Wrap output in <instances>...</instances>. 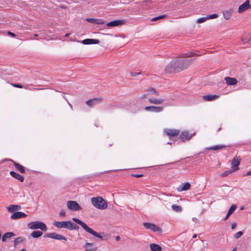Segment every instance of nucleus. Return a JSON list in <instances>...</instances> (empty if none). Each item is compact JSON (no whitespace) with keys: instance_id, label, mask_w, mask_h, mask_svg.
I'll list each match as a JSON object with an SVG mask.
<instances>
[{"instance_id":"49","label":"nucleus","mask_w":251,"mask_h":251,"mask_svg":"<svg viewBox=\"0 0 251 251\" xmlns=\"http://www.w3.org/2000/svg\"><path fill=\"white\" fill-rule=\"evenodd\" d=\"M148 95V93H147V94H143V95L141 96V99H145V98H146L147 97V95Z\"/></svg>"},{"instance_id":"24","label":"nucleus","mask_w":251,"mask_h":251,"mask_svg":"<svg viewBox=\"0 0 251 251\" xmlns=\"http://www.w3.org/2000/svg\"><path fill=\"white\" fill-rule=\"evenodd\" d=\"M15 236V234L12 232H8L4 234V235L2 237V241L5 242L7 241L8 239H10V238L14 237Z\"/></svg>"},{"instance_id":"35","label":"nucleus","mask_w":251,"mask_h":251,"mask_svg":"<svg viewBox=\"0 0 251 251\" xmlns=\"http://www.w3.org/2000/svg\"><path fill=\"white\" fill-rule=\"evenodd\" d=\"M25 239L22 237H18L15 239L14 240V246L16 247L17 244L22 243Z\"/></svg>"},{"instance_id":"27","label":"nucleus","mask_w":251,"mask_h":251,"mask_svg":"<svg viewBox=\"0 0 251 251\" xmlns=\"http://www.w3.org/2000/svg\"><path fill=\"white\" fill-rule=\"evenodd\" d=\"M21 207L19 205L10 204L8 207V210L10 212H13L15 211H17L21 209Z\"/></svg>"},{"instance_id":"22","label":"nucleus","mask_w":251,"mask_h":251,"mask_svg":"<svg viewBox=\"0 0 251 251\" xmlns=\"http://www.w3.org/2000/svg\"><path fill=\"white\" fill-rule=\"evenodd\" d=\"M149 101L151 104L155 105H159L163 103L164 101V100L162 98L161 99H154L150 98L149 99Z\"/></svg>"},{"instance_id":"44","label":"nucleus","mask_w":251,"mask_h":251,"mask_svg":"<svg viewBox=\"0 0 251 251\" xmlns=\"http://www.w3.org/2000/svg\"><path fill=\"white\" fill-rule=\"evenodd\" d=\"M13 87L19 88H24V86H22L21 84H15V83H12L11 84Z\"/></svg>"},{"instance_id":"9","label":"nucleus","mask_w":251,"mask_h":251,"mask_svg":"<svg viewBox=\"0 0 251 251\" xmlns=\"http://www.w3.org/2000/svg\"><path fill=\"white\" fill-rule=\"evenodd\" d=\"M44 237L50 238L58 240H63L65 241H67V238L63 236L61 234H57L55 232L48 233L45 235Z\"/></svg>"},{"instance_id":"3","label":"nucleus","mask_w":251,"mask_h":251,"mask_svg":"<svg viewBox=\"0 0 251 251\" xmlns=\"http://www.w3.org/2000/svg\"><path fill=\"white\" fill-rule=\"evenodd\" d=\"M53 225L59 228H65L69 230L76 229L78 228V227H77L75 224L70 221L54 222L53 223Z\"/></svg>"},{"instance_id":"32","label":"nucleus","mask_w":251,"mask_h":251,"mask_svg":"<svg viewBox=\"0 0 251 251\" xmlns=\"http://www.w3.org/2000/svg\"><path fill=\"white\" fill-rule=\"evenodd\" d=\"M43 234V232L41 231H34L31 233V236L34 238H36L40 237Z\"/></svg>"},{"instance_id":"21","label":"nucleus","mask_w":251,"mask_h":251,"mask_svg":"<svg viewBox=\"0 0 251 251\" xmlns=\"http://www.w3.org/2000/svg\"><path fill=\"white\" fill-rule=\"evenodd\" d=\"M99 43V40L95 39H86L82 41V43L84 45L97 44Z\"/></svg>"},{"instance_id":"4","label":"nucleus","mask_w":251,"mask_h":251,"mask_svg":"<svg viewBox=\"0 0 251 251\" xmlns=\"http://www.w3.org/2000/svg\"><path fill=\"white\" fill-rule=\"evenodd\" d=\"M91 202L93 205L99 209H105L107 207L106 202L102 198L100 197L92 198Z\"/></svg>"},{"instance_id":"29","label":"nucleus","mask_w":251,"mask_h":251,"mask_svg":"<svg viewBox=\"0 0 251 251\" xmlns=\"http://www.w3.org/2000/svg\"><path fill=\"white\" fill-rule=\"evenodd\" d=\"M150 249L151 251H161V247L156 244L152 243L150 246Z\"/></svg>"},{"instance_id":"31","label":"nucleus","mask_w":251,"mask_h":251,"mask_svg":"<svg viewBox=\"0 0 251 251\" xmlns=\"http://www.w3.org/2000/svg\"><path fill=\"white\" fill-rule=\"evenodd\" d=\"M190 184L189 182H185L180 186V190L181 191H186L190 189Z\"/></svg>"},{"instance_id":"62","label":"nucleus","mask_w":251,"mask_h":251,"mask_svg":"<svg viewBox=\"0 0 251 251\" xmlns=\"http://www.w3.org/2000/svg\"><path fill=\"white\" fill-rule=\"evenodd\" d=\"M243 209H244V207H243V206H242V207H241V210H243Z\"/></svg>"},{"instance_id":"52","label":"nucleus","mask_w":251,"mask_h":251,"mask_svg":"<svg viewBox=\"0 0 251 251\" xmlns=\"http://www.w3.org/2000/svg\"><path fill=\"white\" fill-rule=\"evenodd\" d=\"M251 175V171H249L248 172H247L245 175L244 176H250Z\"/></svg>"},{"instance_id":"43","label":"nucleus","mask_w":251,"mask_h":251,"mask_svg":"<svg viewBox=\"0 0 251 251\" xmlns=\"http://www.w3.org/2000/svg\"><path fill=\"white\" fill-rule=\"evenodd\" d=\"M243 235V232L242 231H239L237 232L235 235L234 238L235 239H238L242 235Z\"/></svg>"},{"instance_id":"63","label":"nucleus","mask_w":251,"mask_h":251,"mask_svg":"<svg viewBox=\"0 0 251 251\" xmlns=\"http://www.w3.org/2000/svg\"><path fill=\"white\" fill-rule=\"evenodd\" d=\"M70 40H71V41H73V39H72V38H71V39H70ZM74 41H75V40H74Z\"/></svg>"},{"instance_id":"60","label":"nucleus","mask_w":251,"mask_h":251,"mask_svg":"<svg viewBox=\"0 0 251 251\" xmlns=\"http://www.w3.org/2000/svg\"><path fill=\"white\" fill-rule=\"evenodd\" d=\"M26 250L25 249H22L20 251H25Z\"/></svg>"},{"instance_id":"15","label":"nucleus","mask_w":251,"mask_h":251,"mask_svg":"<svg viewBox=\"0 0 251 251\" xmlns=\"http://www.w3.org/2000/svg\"><path fill=\"white\" fill-rule=\"evenodd\" d=\"M27 216V215L22 212L17 211L14 212L10 216V218L12 220H16L22 218H24Z\"/></svg>"},{"instance_id":"2","label":"nucleus","mask_w":251,"mask_h":251,"mask_svg":"<svg viewBox=\"0 0 251 251\" xmlns=\"http://www.w3.org/2000/svg\"><path fill=\"white\" fill-rule=\"evenodd\" d=\"M79 226L87 232L92 234L95 237L100 239L103 241H107L109 237L108 235L104 232L98 233L89 227L85 223L79 220Z\"/></svg>"},{"instance_id":"39","label":"nucleus","mask_w":251,"mask_h":251,"mask_svg":"<svg viewBox=\"0 0 251 251\" xmlns=\"http://www.w3.org/2000/svg\"><path fill=\"white\" fill-rule=\"evenodd\" d=\"M232 170L226 171L221 174V176L225 177L228 176L229 174L233 173Z\"/></svg>"},{"instance_id":"25","label":"nucleus","mask_w":251,"mask_h":251,"mask_svg":"<svg viewBox=\"0 0 251 251\" xmlns=\"http://www.w3.org/2000/svg\"><path fill=\"white\" fill-rule=\"evenodd\" d=\"M10 175L14 178L20 180L21 182H23L24 180V177L22 176L17 174L14 171H11L10 172Z\"/></svg>"},{"instance_id":"50","label":"nucleus","mask_w":251,"mask_h":251,"mask_svg":"<svg viewBox=\"0 0 251 251\" xmlns=\"http://www.w3.org/2000/svg\"><path fill=\"white\" fill-rule=\"evenodd\" d=\"M236 226V224L235 223H232L231 225V228L232 229H234Z\"/></svg>"},{"instance_id":"7","label":"nucleus","mask_w":251,"mask_h":251,"mask_svg":"<svg viewBox=\"0 0 251 251\" xmlns=\"http://www.w3.org/2000/svg\"><path fill=\"white\" fill-rule=\"evenodd\" d=\"M163 132L168 136L170 138L177 136L179 133V130L176 129L164 128Z\"/></svg>"},{"instance_id":"38","label":"nucleus","mask_w":251,"mask_h":251,"mask_svg":"<svg viewBox=\"0 0 251 251\" xmlns=\"http://www.w3.org/2000/svg\"><path fill=\"white\" fill-rule=\"evenodd\" d=\"M221 126L219 125H215L212 127L213 131L214 132H217L221 129Z\"/></svg>"},{"instance_id":"30","label":"nucleus","mask_w":251,"mask_h":251,"mask_svg":"<svg viewBox=\"0 0 251 251\" xmlns=\"http://www.w3.org/2000/svg\"><path fill=\"white\" fill-rule=\"evenodd\" d=\"M14 166L21 173H24L25 172V167L21 165V164L17 162H14Z\"/></svg>"},{"instance_id":"33","label":"nucleus","mask_w":251,"mask_h":251,"mask_svg":"<svg viewBox=\"0 0 251 251\" xmlns=\"http://www.w3.org/2000/svg\"><path fill=\"white\" fill-rule=\"evenodd\" d=\"M94 245L93 243H86L84 245V248H86L85 251H96V248L95 249H88L89 247H92Z\"/></svg>"},{"instance_id":"16","label":"nucleus","mask_w":251,"mask_h":251,"mask_svg":"<svg viewBox=\"0 0 251 251\" xmlns=\"http://www.w3.org/2000/svg\"><path fill=\"white\" fill-rule=\"evenodd\" d=\"M220 97V96L217 95H204L202 97L204 101H210L214 100Z\"/></svg>"},{"instance_id":"14","label":"nucleus","mask_w":251,"mask_h":251,"mask_svg":"<svg viewBox=\"0 0 251 251\" xmlns=\"http://www.w3.org/2000/svg\"><path fill=\"white\" fill-rule=\"evenodd\" d=\"M67 206L69 209L72 211H77L78 210V203L76 201H68L67 202Z\"/></svg>"},{"instance_id":"48","label":"nucleus","mask_w":251,"mask_h":251,"mask_svg":"<svg viewBox=\"0 0 251 251\" xmlns=\"http://www.w3.org/2000/svg\"><path fill=\"white\" fill-rule=\"evenodd\" d=\"M8 34L10 35V36H11L13 37H15L16 36V35L14 33H13L10 31H8Z\"/></svg>"},{"instance_id":"53","label":"nucleus","mask_w":251,"mask_h":251,"mask_svg":"<svg viewBox=\"0 0 251 251\" xmlns=\"http://www.w3.org/2000/svg\"><path fill=\"white\" fill-rule=\"evenodd\" d=\"M115 239L117 241H119L120 240V237L119 236H117L115 237Z\"/></svg>"},{"instance_id":"34","label":"nucleus","mask_w":251,"mask_h":251,"mask_svg":"<svg viewBox=\"0 0 251 251\" xmlns=\"http://www.w3.org/2000/svg\"><path fill=\"white\" fill-rule=\"evenodd\" d=\"M172 208L173 211L176 212H180L182 211V208L180 206L176 205V204L172 205Z\"/></svg>"},{"instance_id":"20","label":"nucleus","mask_w":251,"mask_h":251,"mask_svg":"<svg viewBox=\"0 0 251 251\" xmlns=\"http://www.w3.org/2000/svg\"><path fill=\"white\" fill-rule=\"evenodd\" d=\"M225 80L228 85H234L237 83V80L235 78L226 76L225 78Z\"/></svg>"},{"instance_id":"36","label":"nucleus","mask_w":251,"mask_h":251,"mask_svg":"<svg viewBox=\"0 0 251 251\" xmlns=\"http://www.w3.org/2000/svg\"><path fill=\"white\" fill-rule=\"evenodd\" d=\"M236 207V205L234 204L231 205L227 212L228 216H230L234 211Z\"/></svg>"},{"instance_id":"54","label":"nucleus","mask_w":251,"mask_h":251,"mask_svg":"<svg viewBox=\"0 0 251 251\" xmlns=\"http://www.w3.org/2000/svg\"><path fill=\"white\" fill-rule=\"evenodd\" d=\"M192 220L194 221V222H196L197 221V219L196 218H192Z\"/></svg>"},{"instance_id":"51","label":"nucleus","mask_w":251,"mask_h":251,"mask_svg":"<svg viewBox=\"0 0 251 251\" xmlns=\"http://www.w3.org/2000/svg\"><path fill=\"white\" fill-rule=\"evenodd\" d=\"M73 220L75 221V223L78 224V219L76 218H73Z\"/></svg>"},{"instance_id":"40","label":"nucleus","mask_w":251,"mask_h":251,"mask_svg":"<svg viewBox=\"0 0 251 251\" xmlns=\"http://www.w3.org/2000/svg\"><path fill=\"white\" fill-rule=\"evenodd\" d=\"M166 17H167L166 15H160V16H157V17H154V18H152L151 20V21H156V20H158L164 19V18H166Z\"/></svg>"},{"instance_id":"11","label":"nucleus","mask_w":251,"mask_h":251,"mask_svg":"<svg viewBox=\"0 0 251 251\" xmlns=\"http://www.w3.org/2000/svg\"><path fill=\"white\" fill-rule=\"evenodd\" d=\"M143 226L147 229H151L154 232H161V229L154 224L150 223H144Z\"/></svg>"},{"instance_id":"1","label":"nucleus","mask_w":251,"mask_h":251,"mask_svg":"<svg viewBox=\"0 0 251 251\" xmlns=\"http://www.w3.org/2000/svg\"><path fill=\"white\" fill-rule=\"evenodd\" d=\"M193 61L191 59L179 58L170 62L166 67L165 71L167 73L180 72L187 69Z\"/></svg>"},{"instance_id":"37","label":"nucleus","mask_w":251,"mask_h":251,"mask_svg":"<svg viewBox=\"0 0 251 251\" xmlns=\"http://www.w3.org/2000/svg\"><path fill=\"white\" fill-rule=\"evenodd\" d=\"M225 147L226 146H224V145H217V146H215L210 147L208 149V150L216 151V150L222 149L225 148Z\"/></svg>"},{"instance_id":"57","label":"nucleus","mask_w":251,"mask_h":251,"mask_svg":"<svg viewBox=\"0 0 251 251\" xmlns=\"http://www.w3.org/2000/svg\"><path fill=\"white\" fill-rule=\"evenodd\" d=\"M70 34V33H67L65 35V37H69Z\"/></svg>"},{"instance_id":"8","label":"nucleus","mask_w":251,"mask_h":251,"mask_svg":"<svg viewBox=\"0 0 251 251\" xmlns=\"http://www.w3.org/2000/svg\"><path fill=\"white\" fill-rule=\"evenodd\" d=\"M195 134V133H191L188 131H183L179 135V139H180L182 142L190 140L193 135Z\"/></svg>"},{"instance_id":"42","label":"nucleus","mask_w":251,"mask_h":251,"mask_svg":"<svg viewBox=\"0 0 251 251\" xmlns=\"http://www.w3.org/2000/svg\"><path fill=\"white\" fill-rule=\"evenodd\" d=\"M218 17V15L217 14H213L211 15H209L206 17L207 19H215L217 18Z\"/></svg>"},{"instance_id":"58","label":"nucleus","mask_w":251,"mask_h":251,"mask_svg":"<svg viewBox=\"0 0 251 251\" xmlns=\"http://www.w3.org/2000/svg\"><path fill=\"white\" fill-rule=\"evenodd\" d=\"M197 236V234H194L193 236V238H196Z\"/></svg>"},{"instance_id":"17","label":"nucleus","mask_w":251,"mask_h":251,"mask_svg":"<svg viewBox=\"0 0 251 251\" xmlns=\"http://www.w3.org/2000/svg\"><path fill=\"white\" fill-rule=\"evenodd\" d=\"M233 13V9L232 8L224 10L222 12L224 18L226 20H229L231 18Z\"/></svg>"},{"instance_id":"5","label":"nucleus","mask_w":251,"mask_h":251,"mask_svg":"<svg viewBox=\"0 0 251 251\" xmlns=\"http://www.w3.org/2000/svg\"><path fill=\"white\" fill-rule=\"evenodd\" d=\"M27 227L30 229H40L41 230L46 231L48 229L46 225L40 221H35L27 224Z\"/></svg>"},{"instance_id":"10","label":"nucleus","mask_w":251,"mask_h":251,"mask_svg":"<svg viewBox=\"0 0 251 251\" xmlns=\"http://www.w3.org/2000/svg\"><path fill=\"white\" fill-rule=\"evenodd\" d=\"M241 161L240 157H234L231 162V170L234 172L239 170L238 166L239 165Z\"/></svg>"},{"instance_id":"46","label":"nucleus","mask_w":251,"mask_h":251,"mask_svg":"<svg viewBox=\"0 0 251 251\" xmlns=\"http://www.w3.org/2000/svg\"><path fill=\"white\" fill-rule=\"evenodd\" d=\"M133 176L135 177H140L143 176L142 174H134L132 175Z\"/></svg>"},{"instance_id":"6","label":"nucleus","mask_w":251,"mask_h":251,"mask_svg":"<svg viewBox=\"0 0 251 251\" xmlns=\"http://www.w3.org/2000/svg\"><path fill=\"white\" fill-rule=\"evenodd\" d=\"M103 99L101 97L94 98L89 99L86 101V104L89 107H92L95 105L102 102Z\"/></svg>"},{"instance_id":"56","label":"nucleus","mask_w":251,"mask_h":251,"mask_svg":"<svg viewBox=\"0 0 251 251\" xmlns=\"http://www.w3.org/2000/svg\"><path fill=\"white\" fill-rule=\"evenodd\" d=\"M34 90H42L43 89V88H34Z\"/></svg>"},{"instance_id":"18","label":"nucleus","mask_w":251,"mask_h":251,"mask_svg":"<svg viewBox=\"0 0 251 251\" xmlns=\"http://www.w3.org/2000/svg\"><path fill=\"white\" fill-rule=\"evenodd\" d=\"M124 23L125 22L124 20H115L107 23L106 25L108 26H117L119 25H123Z\"/></svg>"},{"instance_id":"47","label":"nucleus","mask_w":251,"mask_h":251,"mask_svg":"<svg viewBox=\"0 0 251 251\" xmlns=\"http://www.w3.org/2000/svg\"><path fill=\"white\" fill-rule=\"evenodd\" d=\"M139 74H140V72H139V73H133V72H131L130 73L131 75L133 76H137V75H139Z\"/></svg>"},{"instance_id":"26","label":"nucleus","mask_w":251,"mask_h":251,"mask_svg":"<svg viewBox=\"0 0 251 251\" xmlns=\"http://www.w3.org/2000/svg\"><path fill=\"white\" fill-rule=\"evenodd\" d=\"M242 41L244 44H251V33L244 36L242 38Z\"/></svg>"},{"instance_id":"55","label":"nucleus","mask_w":251,"mask_h":251,"mask_svg":"<svg viewBox=\"0 0 251 251\" xmlns=\"http://www.w3.org/2000/svg\"><path fill=\"white\" fill-rule=\"evenodd\" d=\"M229 216H228V213H227V215H226V216L225 217V220H227L228 219V218L229 217Z\"/></svg>"},{"instance_id":"13","label":"nucleus","mask_w":251,"mask_h":251,"mask_svg":"<svg viewBox=\"0 0 251 251\" xmlns=\"http://www.w3.org/2000/svg\"><path fill=\"white\" fill-rule=\"evenodd\" d=\"M163 107L162 106H148L145 107L147 111H150L154 113H159L163 111Z\"/></svg>"},{"instance_id":"59","label":"nucleus","mask_w":251,"mask_h":251,"mask_svg":"<svg viewBox=\"0 0 251 251\" xmlns=\"http://www.w3.org/2000/svg\"><path fill=\"white\" fill-rule=\"evenodd\" d=\"M34 37H37V36H38V35L37 34H34Z\"/></svg>"},{"instance_id":"41","label":"nucleus","mask_w":251,"mask_h":251,"mask_svg":"<svg viewBox=\"0 0 251 251\" xmlns=\"http://www.w3.org/2000/svg\"><path fill=\"white\" fill-rule=\"evenodd\" d=\"M207 20V19L206 17L200 18H199L197 19V23L198 24H201V23L205 22Z\"/></svg>"},{"instance_id":"12","label":"nucleus","mask_w":251,"mask_h":251,"mask_svg":"<svg viewBox=\"0 0 251 251\" xmlns=\"http://www.w3.org/2000/svg\"><path fill=\"white\" fill-rule=\"evenodd\" d=\"M251 8V5L250 4V0H247L244 3L239 6L238 9V12L242 13Z\"/></svg>"},{"instance_id":"28","label":"nucleus","mask_w":251,"mask_h":251,"mask_svg":"<svg viewBox=\"0 0 251 251\" xmlns=\"http://www.w3.org/2000/svg\"><path fill=\"white\" fill-rule=\"evenodd\" d=\"M200 55L199 54L190 51V52H186V53H185L182 54L181 57L184 58L185 59H188L187 58H189L190 57H192L194 56H198Z\"/></svg>"},{"instance_id":"19","label":"nucleus","mask_w":251,"mask_h":251,"mask_svg":"<svg viewBox=\"0 0 251 251\" xmlns=\"http://www.w3.org/2000/svg\"><path fill=\"white\" fill-rule=\"evenodd\" d=\"M85 20L92 24L103 25L105 21L100 19L86 18Z\"/></svg>"},{"instance_id":"45","label":"nucleus","mask_w":251,"mask_h":251,"mask_svg":"<svg viewBox=\"0 0 251 251\" xmlns=\"http://www.w3.org/2000/svg\"><path fill=\"white\" fill-rule=\"evenodd\" d=\"M59 216L60 217H65L66 216V212L65 210L62 209L59 212Z\"/></svg>"},{"instance_id":"23","label":"nucleus","mask_w":251,"mask_h":251,"mask_svg":"<svg viewBox=\"0 0 251 251\" xmlns=\"http://www.w3.org/2000/svg\"><path fill=\"white\" fill-rule=\"evenodd\" d=\"M148 95H153L156 96H159V93L153 87H149L145 90Z\"/></svg>"},{"instance_id":"61","label":"nucleus","mask_w":251,"mask_h":251,"mask_svg":"<svg viewBox=\"0 0 251 251\" xmlns=\"http://www.w3.org/2000/svg\"><path fill=\"white\" fill-rule=\"evenodd\" d=\"M232 251H237L235 248L233 249Z\"/></svg>"}]
</instances>
